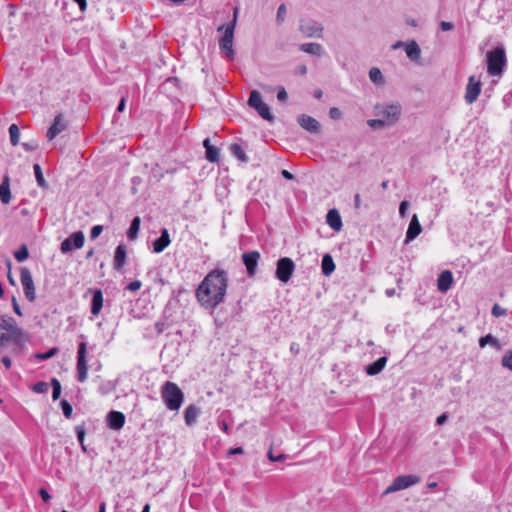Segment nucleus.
Wrapping results in <instances>:
<instances>
[{
	"instance_id": "obj_48",
	"label": "nucleus",
	"mask_w": 512,
	"mask_h": 512,
	"mask_svg": "<svg viewBox=\"0 0 512 512\" xmlns=\"http://www.w3.org/2000/svg\"><path fill=\"white\" fill-rule=\"evenodd\" d=\"M103 231V226L101 225H95L92 227L90 232V238L92 240L96 239Z\"/></svg>"
},
{
	"instance_id": "obj_5",
	"label": "nucleus",
	"mask_w": 512,
	"mask_h": 512,
	"mask_svg": "<svg viewBox=\"0 0 512 512\" xmlns=\"http://www.w3.org/2000/svg\"><path fill=\"white\" fill-rule=\"evenodd\" d=\"M21 335L22 332L13 318H2L0 323V353L9 344L17 342Z\"/></svg>"
},
{
	"instance_id": "obj_17",
	"label": "nucleus",
	"mask_w": 512,
	"mask_h": 512,
	"mask_svg": "<svg viewBox=\"0 0 512 512\" xmlns=\"http://www.w3.org/2000/svg\"><path fill=\"white\" fill-rule=\"evenodd\" d=\"M298 124L305 130L309 131L310 133H318L320 132V123L313 117L302 114L298 116Z\"/></svg>"
},
{
	"instance_id": "obj_36",
	"label": "nucleus",
	"mask_w": 512,
	"mask_h": 512,
	"mask_svg": "<svg viewBox=\"0 0 512 512\" xmlns=\"http://www.w3.org/2000/svg\"><path fill=\"white\" fill-rule=\"evenodd\" d=\"M487 344H491L497 348H499V342L496 338H494L491 334H487L484 337H481L479 340L480 347H485Z\"/></svg>"
},
{
	"instance_id": "obj_28",
	"label": "nucleus",
	"mask_w": 512,
	"mask_h": 512,
	"mask_svg": "<svg viewBox=\"0 0 512 512\" xmlns=\"http://www.w3.org/2000/svg\"><path fill=\"white\" fill-rule=\"evenodd\" d=\"M322 273L325 276H330L335 270V263L330 254H325L321 262Z\"/></svg>"
},
{
	"instance_id": "obj_51",
	"label": "nucleus",
	"mask_w": 512,
	"mask_h": 512,
	"mask_svg": "<svg viewBox=\"0 0 512 512\" xmlns=\"http://www.w3.org/2000/svg\"><path fill=\"white\" fill-rule=\"evenodd\" d=\"M409 207V203L407 201H402L399 205V214L401 217H405L407 213V209Z\"/></svg>"
},
{
	"instance_id": "obj_45",
	"label": "nucleus",
	"mask_w": 512,
	"mask_h": 512,
	"mask_svg": "<svg viewBox=\"0 0 512 512\" xmlns=\"http://www.w3.org/2000/svg\"><path fill=\"white\" fill-rule=\"evenodd\" d=\"M22 147L26 151L32 152V151H35L38 148V142H37V140H31L29 142H24V143H22Z\"/></svg>"
},
{
	"instance_id": "obj_53",
	"label": "nucleus",
	"mask_w": 512,
	"mask_h": 512,
	"mask_svg": "<svg viewBox=\"0 0 512 512\" xmlns=\"http://www.w3.org/2000/svg\"><path fill=\"white\" fill-rule=\"evenodd\" d=\"M12 306H13L14 312L17 315L22 316V311H21L20 306H19V304H18V302H17L15 297L12 298Z\"/></svg>"
},
{
	"instance_id": "obj_9",
	"label": "nucleus",
	"mask_w": 512,
	"mask_h": 512,
	"mask_svg": "<svg viewBox=\"0 0 512 512\" xmlns=\"http://www.w3.org/2000/svg\"><path fill=\"white\" fill-rule=\"evenodd\" d=\"M421 481L419 476L416 475H400L396 477L393 482L386 488L384 494L394 493L403 489H407Z\"/></svg>"
},
{
	"instance_id": "obj_42",
	"label": "nucleus",
	"mask_w": 512,
	"mask_h": 512,
	"mask_svg": "<svg viewBox=\"0 0 512 512\" xmlns=\"http://www.w3.org/2000/svg\"><path fill=\"white\" fill-rule=\"evenodd\" d=\"M57 353H58V349L52 348L48 352L35 354V358L39 359V360H47V359H50L51 357L55 356Z\"/></svg>"
},
{
	"instance_id": "obj_55",
	"label": "nucleus",
	"mask_w": 512,
	"mask_h": 512,
	"mask_svg": "<svg viewBox=\"0 0 512 512\" xmlns=\"http://www.w3.org/2000/svg\"><path fill=\"white\" fill-rule=\"evenodd\" d=\"M447 420H448V414L443 413L436 418V423L438 425H443L444 423H446Z\"/></svg>"
},
{
	"instance_id": "obj_18",
	"label": "nucleus",
	"mask_w": 512,
	"mask_h": 512,
	"mask_svg": "<svg viewBox=\"0 0 512 512\" xmlns=\"http://www.w3.org/2000/svg\"><path fill=\"white\" fill-rule=\"evenodd\" d=\"M453 284V274L450 270L442 271L437 279V288L440 292H447Z\"/></svg>"
},
{
	"instance_id": "obj_15",
	"label": "nucleus",
	"mask_w": 512,
	"mask_h": 512,
	"mask_svg": "<svg viewBox=\"0 0 512 512\" xmlns=\"http://www.w3.org/2000/svg\"><path fill=\"white\" fill-rule=\"evenodd\" d=\"M259 259L260 253L256 250L243 253L242 260L249 277H253L256 274Z\"/></svg>"
},
{
	"instance_id": "obj_13",
	"label": "nucleus",
	"mask_w": 512,
	"mask_h": 512,
	"mask_svg": "<svg viewBox=\"0 0 512 512\" xmlns=\"http://www.w3.org/2000/svg\"><path fill=\"white\" fill-rule=\"evenodd\" d=\"M481 86L482 84L479 78L474 75L469 77L464 96L467 104H473L477 100L481 92Z\"/></svg>"
},
{
	"instance_id": "obj_26",
	"label": "nucleus",
	"mask_w": 512,
	"mask_h": 512,
	"mask_svg": "<svg viewBox=\"0 0 512 512\" xmlns=\"http://www.w3.org/2000/svg\"><path fill=\"white\" fill-rule=\"evenodd\" d=\"M386 363H387V357H385V356L380 357L376 361H374L373 363L369 364L366 367V369H365L366 373L370 376L377 375L384 369V367L386 366Z\"/></svg>"
},
{
	"instance_id": "obj_21",
	"label": "nucleus",
	"mask_w": 512,
	"mask_h": 512,
	"mask_svg": "<svg viewBox=\"0 0 512 512\" xmlns=\"http://www.w3.org/2000/svg\"><path fill=\"white\" fill-rule=\"evenodd\" d=\"M201 410L194 404H190L186 407L184 411V420L187 426H193L197 422V418L199 417Z\"/></svg>"
},
{
	"instance_id": "obj_24",
	"label": "nucleus",
	"mask_w": 512,
	"mask_h": 512,
	"mask_svg": "<svg viewBox=\"0 0 512 512\" xmlns=\"http://www.w3.org/2000/svg\"><path fill=\"white\" fill-rule=\"evenodd\" d=\"M92 293L91 313L97 316L103 307V293L100 289H95Z\"/></svg>"
},
{
	"instance_id": "obj_1",
	"label": "nucleus",
	"mask_w": 512,
	"mask_h": 512,
	"mask_svg": "<svg viewBox=\"0 0 512 512\" xmlns=\"http://www.w3.org/2000/svg\"><path fill=\"white\" fill-rule=\"evenodd\" d=\"M228 288V274L224 269L211 270L198 285L195 296L199 304L214 310L225 300Z\"/></svg>"
},
{
	"instance_id": "obj_64",
	"label": "nucleus",
	"mask_w": 512,
	"mask_h": 512,
	"mask_svg": "<svg viewBox=\"0 0 512 512\" xmlns=\"http://www.w3.org/2000/svg\"><path fill=\"white\" fill-rule=\"evenodd\" d=\"M203 146H204L205 150H207L208 148H211L213 145L211 144L210 139H209V138H206V139L203 141Z\"/></svg>"
},
{
	"instance_id": "obj_35",
	"label": "nucleus",
	"mask_w": 512,
	"mask_h": 512,
	"mask_svg": "<svg viewBox=\"0 0 512 512\" xmlns=\"http://www.w3.org/2000/svg\"><path fill=\"white\" fill-rule=\"evenodd\" d=\"M9 134H10V141H11L12 145H14V146L17 145L19 143L20 131L16 124L10 125Z\"/></svg>"
},
{
	"instance_id": "obj_19",
	"label": "nucleus",
	"mask_w": 512,
	"mask_h": 512,
	"mask_svg": "<svg viewBox=\"0 0 512 512\" xmlns=\"http://www.w3.org/2000/svg\"><path fill=\"white\" fill-rule=\"evenodd\" d=\"M107 423L110 429L120 430L125 424V415L119 411H111L107 415Z\"/></svg>"
},
{
	"instance_id": "obj_4",
	"label": "nucleus",
	"mask_w": 512,
	"mask_h": 512,
	"mask_svg": "<svg viewBox=\"0 0 512 512\" xmlns=\"http://www.w3.org/2000/svg\"><path fill=\"white\" fill-rule=\"evenodd\" d=\"M161 398L167 409L178 411L184 402V393L179 386L171 381H166L161 387Z\"/></svg>"
},
{
	"instance_id": "obj_40",
	"label": "nucleus",
	"mask_w": 512,
	"mask_h": 512,
	"mask_svg": "<svg viewBox=\"0 0 512 512\" xmlns=\"http://www.w3.org/2000/svg\"><path fill=\"white\" fill-rule=\"evenodd\" d=\"M48 389H49L48 383L43 382V381H39V382L35 383L32 387L33 392L38 393V394L47 393Z\"/></svg>"
},
{
	"instance_id": "obj_50",
	"label": "nucleus",
	"mask_w": 512,
	"mask_h": 512,
	"mask_svg": "<svg viewBox=\"0 0 512 512\" xmlns=\"http://www.w3.org/2000/svg\"><path fill=\"white\" fill-rule=\"evenodd\" d=\"M141 285L142 284L139 280H134L126 286V289L129 291H137L141 288Z\"/></svg>"
},
{
	"instance_id": "obj_12",
	"label": "nucleus",
	"mask_w": 512,
	"mask_h": 512,
	"mask_svg": "<svg viewBox=\"0 0 512 512\" xmlns=\"http://www.w3.org/2000/svg\"><path fill=\"white\" fill-rule=\"evenodd\" d=\"M84 234L82 231H77L67 237L60 246L62 253L66 254L75 249H80L84 245Z\"/></svg>"
},
{
	"instance_id": "obj_57",
	"label": "nucleus",
	"mask_w": 512,
	"mask_h": 512,
	"mask_svg": "<svg viewBox=\"0 0 512 512\" xmlns=\"http://www.w3.org/2000/svg\"><path fill=\"white\" fill-rule=\"evenodd\" d=\"M243 452H244V450L242 447H235V448L229 449L228 454L236 455V454H242Z\"/></svg>"
},
{
	"instance_id": "obj_16",
	"label": "nucleus",
	"mask_w": 512,
	"mask_h": 512,
	"mask_svg": "<svg viewBox=\"0 0 512 512\" xmlns=\"http://www.w3.org/2000/svg\"><path fill=\"white\" fill-rule=\"evenodd\" d=\"M67 128V123L63 118L62 114H58L55 116L52 125L49 127L47 131L48 140H53L58 134L65 131Z\"/></svg>"
},
{
	"instance_id": "obj_32",
	"label": "nucleus",
	"mask_w": 512,
	"mask_h": 512,
	"mask_svg": "<svg viewBox=\"0 0 512 512\" xmlns=\"http://www.w3.org/2000/svg\"><path fill=\"white\" fill-rule=\"evenodd\" d=\"M33 170H34V174H35V178H36L38 186L43 189H46L48 187V184L43 176L42 169H41L40 165L37 163L34 164Z\"/></svg>"
},
{
	"instance_id": "obj_20",
	"label": "nucleus",
	"mask_w": 512,
	"mask_h": 512,
	"mask_svg": "<svg viewBox=\"0 0 512 512\" xmlns=\"http://www.w3.org/2000/svg\"><path fill=\"white\" fill-rule=\"evenodd\" d=\"M422 231V227L420 225V222L418 220V217L416 214H414L411 218V221L409 223L407 232H406V239L405 242L408 243L412 240H414Z\"/></svg>"
},
{
	"instance_id": "obj_22",
	"label": "nucleus",
	"mask_w": 512,
	"mask_h": 512,
	"mask_svg": "<svg viewBox=\"0 0 512 512\" xmlns=\"http://www.w3.org/2000/svg\"><path fill=\"white\" fill-rule=\"evenodd\" d=\"M171 240L166 228L161 230V235L153 242V251L155 253H161L166 247L169 246Z\"/></svg>"
},
{
	"instance_id": "obj_7",
	"label": "nucleus",
	"mask_w": 512,
	"mask_h": 512,
	"mask_svg": "<svg viewBox=\"0 0 512 512\" xmlns=\"http://www.w3.org/2000/svg\"><path fill=\"white\" fill-rule=\"evenodd\" d=\"M248 105L255 109L264 120L269 122L274 121V115L271 113L270 107L262 101L261 95L258 91H251L248 99Z\"/></svg>"
},
{
	"instance_id": "obj_11",
	"label": "nucleus",
	"mask_w": 512,
	"mask_h": 512,
	"mask_svg": "<svg viewBox=\"0 0 512 512\" xmlns=\"http://www.w3.org/2000/svg\"><path fill=\"white\" fill-rule=\"evenodd\" d=\"M87 344L85 342L79 343L77 351V379L79 382H85L87 379L88 365H87Z\"/></svg>"
},
{
	"instance_id": "obj_33",
	"label": "nucleus",
	"mask_w": 512,
	"mask_h": 512,
	"mask_svg": "<svg viewBox=\"0 0 512 512\" xmlns=\"http://www.w3.org/2000/svg\"><path fill=\"white\" fill-rule=\"evenodd\" d=\"M230 151L232 153V155L234 157H236L237 159H239L240 161L242 162H246L248 160L244 150L242 149V147L237 144V143H234L230 146Z\"/></svg>"
},
{
	"instance_id": "obj_14",
	"label": "nucleus",
	"mask_w": 512,
	"mask_h": 512,
	"mask_svg": "<svg viewBox=\"0 0 512 512\" xmlns=\"http://www.w3.org/2000/svg\"><path fill=\"white\" fill-rule=\"evenodd\" d=\"M299 29L306 37L310 38H322L324 30L320 23L313 20L301 21Z\"/></svg>"
},
{
	"instance_id": "obj_59",
	"label": "nucleus",
	"mask_w": 512,
	"mask_h": 512,
	"mask_svg": "<svg viewBox=\"0 0 512 512\" xmlns=\"http://www.w3.org/2000/svg\"><path fill=\"white\" fill-rule=\"evenodd\" d=\"M281 175H282L285 179H287V180H293V179H294V175H293L291 172H289L288 170H285V169H283V170L281 171Z\"/></svg>"
},
{
	"instance_id": "obj_6",
	"label": "nucleus",
	"mask_w": 512,
	"mask_h": 512,
	"mask_svg": "<svg viewBox=\"0 0 512 512\" xmlns=\"http://www.w3.org/2000/svg\"><path fill=\"white\" fill-rule=\"evenodd\" d=\"M506 65V55L504 48L496 47L487 53V71L491 76H500Z\"/></svg>"
},
{
	"instance_id": "obj_41",
	"label": "nucleus",
	"mask_w": 512,
	"mask_h": 512,
	"mask_svg": "<svg viewBox=\"0 0 512 512\" xmlns=\"http://www.w3.org/2000/svg\"><path fill=\"white\" fill-rule=\"evenodd\" d=\"M286 14H287L286 6H285V4H281V5L278 7V10H277V14H276V22H277L278 24H282V23L285 21Z\"/></svg>"
},
{
	"instance_id": "obj_61",
	"label": "nucleus",
	"mask_w": 512,
	"mask_h": 512,
	"mask_svg": "<svg viewBox=\"0 0 512 512\" xmlns=\"http://www.w3.org/2000/svg\"><path fill=\"white\" fill-rule=\"evenodd\" d=\"M1 362L3 363L6 369H9L11 367V359L8 356L2 357Z\"/></svg>"
},
{
	"instance_id": "obj_52",
	"label": "nucleus",
	"mask_w": 512,
	"mask_h": 512,
	"mask_svg": "<svg viewBox=\"0 0 512 512\" xmlns=\"http://www.w3.org/2000/svg\"><path fill=\"white\" fill-rule=\"evenodd\" d=\"M288 95L284 87H280L277 92V99L279 101H285Z\"/></svg>"
},
{
	"instance_id": "obj_3",
	"label": "nucleus",
	"mask_w": 512,
	"mask_h": 512,
	"mask_svg": "<svg viewBox=\"0 0 512 512\" xmlns=\"http://www.w3.org/2000/svg\"><path fill=\"white\" fill-rule=\"evenodd\" d=\"M239 15V7L235 6L233 9V18L231 22L223 24L218 27L219 32H223L222 37L219 39V49L223 56L229 60H233L235 51L233 49L234 31L237 24Z\"/></svg>"
},
{
	"instance_id": "obj_58",
	"label": "nucleus",
	"mask_w": 512,
	"mask_h": 512,
	"mask_svg": "<svg viewBox=\"0 0 512 512\" xmlns=\"http://www.w3.org/2000/svg\"><path fill=\"white\" fill-rule=\"evenodd\" d=\"M79 6V9L84 12L87 8V2L86 0H74Z\"/></svg>"
},
{
	"instance_id": "obj_27",
	"label": "nucleus",
	"mask_w": 512,
	"mask_h": 512,
	"mask_svg": "<svg viewBox=\"0 0 512 512\" xmlns=\"http://www.w3.org/2000/svg\"><path fill=\"white\" fill-rule=\"evenodd\" d=\"M300 50L315 56H321L323 54V47L319 43H303L300 45Z\"/></svg>"
},
{
	"instance_id": "obj_39",
	"label": "nucleus",
	"mask_w": 512,
	"mask_h": 512,
	"mask_svg": "<svg viewBox=\"0 0 512 512\" xmlns=\"http://www.w3.org/2000/svg\"><path fill=\"white\" fill-rule=\"evenodd\" d=\"M51 385H52V399L54 401H56L57 399H59V397L61 395V384L56 378H53L51 380Z\"/></svg>"
},
{
	"instance_id": "obj_25",
	"label": "nucleus",
	"mask_w": 512,
	"mask_h": 512,
	"mask_svg": "<svg viewBox=\"0 0 512 512\" xmlns=\"http://www.w3.org/2000/svg\"><path fill=\"white\" fill-rule=\"evenodd\" d=\"M126 258H127L126 246L123 244L118 245L115 250L114 268L116 270L122 269V267L124 266V264L126 262Z\"/></svg>"
},
{
	"instance_id": "obj_49",
	"label": "nucleus",
	"mask_w": 512,
	"mask_h": 512,
	"mask_svg": "<svg viewBox=\"0 0 512 512\" xmlns=\"http://www.w3.org/2000/svg\"><path fill=\"white\" fill-rule=\"evenodd\" d=\"M329 116L334 120H338L342 117V112L337 107H332L329 110Z\"/></svg>"
},
{
	"instance_id": "obj_43",
	"label": "nucleus",
	"mask_w": 512,
	"mask_h": 512,
	"mask_svg": "<svg viewBox=\"0 0 512 512\" xmlns=\"http://www.w3.org/2000/svg\"><path fill=\"white\" fill-rule=\"evenodd\" d=\"M63 414L66 418H70L73 412V408L71 404L67 400H62L60 402Z\"/></svg>"
},
{
	"instance_id": "obj_8",
	"label": "nucleus",
	"mask_w": 512,
	"mask_h": 512,
	"mask_svg": "<svg viewBox=\"0 0 512 512\" xmlns=\"http://www.w3.org/2000/svg\"><path fill=\"white\" fill-rule=\"evenodd\" d=\"M295 270V263L289 257H282L276 263L275 277L283 282L287 283Z\"/></svg>"
},
{
	"instance_id": "obj_56",
	"label": "nucleus",
	"mask_w": 512,
	"mask_h": 512,
	"mask_svg": "<svg viewBox=\"0 0 512 512\" xmlns=\"http://www.w3.org/2000/svg\"><path fill=\"white\" fill-rule=\"evenodd\" d=\"M39 495L41 496L44 502H48L51 499L50 494L45 489H40Z\"/></svg>"
},
{
	"instance_id": "obj_29",
	"label": "nucleus",
	"mask_w": 512,
	"mask_h": 512,
	"mask_svg": "<svg viewBox=\"0 0 512 512\" xmlns=\"http://www.w3.org/2000/svg\"><path fill=\"white\" fill-rule=\"evenodd\" d=\"M0 200L3 204H8L11 201V192L8 177H5L2 183L0 184Z\"/></svg>"
},
{
	"instance_id": "obj_23",
	"label": "nucleus",
	"mask_w": 512,
	"mask_h": 512,
	"mask_svg": "<svg viewBox=\"0 0 512 512\" xmlns=\"http://www.w3.org/2000/svg\"><path fill=\"white\" fill-rule=\"evenodd\" d=\"M326 222L334 231H340L342 229V219L336 209H331L328 211L326 215Z\"/></svg>"
},
{
	"instance_id": "obj_37",
	"label": "nucleus",
	"mask_w": 512,
	"mask_h": 512,
	"mask_svg": "<svg viewBox=\"0 0 512 512\" xmlns=\"http://www.w3.org/2000/svg\"><path fill=\"white\" fill-rule=\"evenodd\" d=\"M29 256L28 249L26 245H22L17 251L14 253V257L18 262L25 261Z\"/></svg>"
},
{
	"instance_id": "obj_44",
	"label": "nucleus",
	"mask_w": 512,
	"mask_h": 512,
	"mask_svg": "<svg viewBox=\"0 0 512 512\" xmlns=\"http://www.w3.org/2000/svg\"><path fill=\"white\" fill-rule=\"evenodd\" d=\"M503 367L512 371V351H507L502 358Z\"/></svg>"
},
{
	"instance_id": "obj_30",
	"label": "nucleus",
	"mask_w": 512,
	"mask_h": 512,
	"mask_svg": "<svg viewBox=\"0 0 512 512\" xmlns=\"http://www.w3.org/2000/svg\"><path fill=\"white\" fill-rule=\"evenodd\" d=\"M405 52L407 57L411 60H417L421 55L420 47L415 41L405 44Z\"/></svg>"
},
{
	"instance_id": "obj_47",
	"label": "nucleus",
	"mask_w": 512,
	"mask_h": 512,
	"mask_svg": "<svg viewBox=\"0 0 512 512\" xmlns=\"http://www.w3.org/2000/svg\"><path fill=\"white\" fill-rule=\"evenodd\" d=\"M492 315L495 316V317H500V316H503L506 314V309L505 308H502L500 305L498 304H495L493 307H492V311H491Z\"/></svg>"
},
{
	"instance_id": "obj_34",
	"label": "nucleus",
	"mask_w": 512,
	"mask_h": 512,
	"mask_svg": "<svg viewBox=\"0 0 512 512\" xmlns=\"http://www.w3.org/2000/svg\"><path fill=\"white\" fill-rule=\"evenodd\" d=\"M370 80L376 84H382L384 79L380 69L373 67L369 71Z\"/></svg>"
},
{
	"instance_id": "obj_63",
	"label": "nucleus",
	"mask_w": 512,
	"mask_h": 512,
	"mask_svg": "<svg viewBox=\"0 0 512 512\" xmlns=\"http://www.w3.org/2000/svg\"><path fill=\"white\" fill-rule=\"evenodd\" d=\"M354 205H355V208H356V209H359V208H360V206H361V197H360V195H359V194H356V195L354 196Z\"/></svg>"
},
{
	"instance_id": "obj_2",
	"label": "nucleus",
	"mask_w": 512,
	"mask_h": 512,
	"mask_svg": "<svg viewBox=\"0 0 512 512\" xmlns=\"http://www.w3.org/2000/svg\"><path fill=\"white\" fill-rule=\"evenodd\" d=\"M375 119H369L367 124L373 129H383L395 125L402 114V107L399 103H379L373 109Z\"/></svg>"
},
{
	"instance_id": "obj_31",
	"label": "nucleus",
	"mask_w": 512,
	"mask_h": 512,
	"mask_svg": "<svg viewBox=\"0 0 512 512\" xmlns=\"http://www.w3.org/2000/svg\"><path fill=\"white\" fill-rule=\"evenodd\" d=\"M140 223H141L140 217L136 216L135 218H133V220L130 224V227L128 229V232H127V237L129 240H135L137 238L138 232L140 229Z\"/></svg>"
},
{
	"instance_id": "obj_62",
	"label": "nucleus",
	"mask_w": 512,
	"mask_h": 512,
	"mask_svg": "<svg viewBox=\"0 0 512 512\" xmlns=\"http://www.w3.org/2000/svg\"><path fill=\"white\" fill-rule=\"evenodd\" d=\"M125 104H126V99L123 97V98L120 100L119 104H118L117 111H118V112H123V111H124V109H125Z\"/></svg>"
},
{
	"instance_id": "obj_54",
	"label": "nucleus",
	"mask_w": 512,
	"mask_h": 512,
	"mask_svg": "<svg viewBox=\"0 0 512 512\" xmlns=\"http://www.w3.org/2000/svg\"><path fill=\"white\" fill-rule=\"evenodd\" d=\"M440 27L443 31H450L454 28V25L450 22L442 21Z\"/></svg>"
},
{
	"instance_id": "obj_10",
	"label": "nucleus",
	"mask_w": 512,
	"mask_h": 512,
	"mask_svg": "<svg viewBox=\"0 0 512 512\" xmlns=\"http://www.w3.org/2000/svg\"><path fill=\"white\" fill-rule=\"evenodd\" d=\"M20 281L26 299L33 302L36 299L35 286L30 270L26 267L20 269Z\"/></svg>"
},
{
	"instance_id": "obj_46",
	"label": "nucleus",
	"mask_w": 512,
	"mask_h": 512,
	"mask_svg": "<svg viewBox=\"0 0 512 512\" xmlns=\"http://www.w3.org/2000/svg\"><path fill=\"white\" fill-rule=\"evenodd\" d=\"M76 434H77V439H78V441L80 442V444L82 446V449L84 451H86V448L84 446L85 430L82 427H77L76 428Z\"/></svg>"
},
{
	"instance_id": "obj_60",
	"label": "nucleus",
	"mask_w": 512,
	"mask_h": 512,
	"mask_svg": "<svg viewBox=\"0 0 512 512\" xmlns=\"http://www.w3.org/2000/svg\"><path fill=\"white\" fill-rule=\"evenodd\" d=\"M268 458L273 461V462H277V461H281L282 459H284V456L283 455H280L278 457H276V455H273V453L270 451L268 453Z\"/></svg>"
},
{
	"instance_id": "obj_38",
	"label": "nucleus",
	"mask_w": 512,
	"mask_h": 512,
	"mask_svg": "<svg viewBox=\"0 0 512 512\" xmlns=\"http://www.w3.org/2000/svg\"><path fill=\"white\" fill-rule=\"evenodd\" d=\"M206 158L210 162H217L219 160V149L215 146L208 148L206 151Z\"/></svg>"
}]
</instances>
